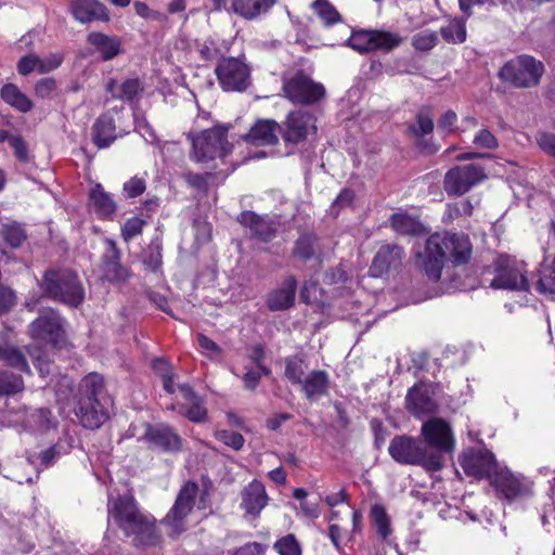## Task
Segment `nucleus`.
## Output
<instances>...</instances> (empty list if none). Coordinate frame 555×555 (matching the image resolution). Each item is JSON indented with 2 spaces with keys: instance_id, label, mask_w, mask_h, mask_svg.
<instances>
[{
  "instance_id": "0eeeda50",
  "label": "nucleus",
  "mask_w": 555,
  "mask_h": 555,
  "mask_svg": "<svg viewBox=\"0 0 555 555\" xmlns=\"http://www.w3.org/2000/svg\"><path fill=\"white\" fill-rule=\"evenodd\" d=\"M495 275L490 283L492 288L529 292L527 263L509 255H499L494 262Z\"/></svg>"
},
{
  "instance_id": "37998d69",
  "label": "nucleus",
  "mask_w": 555,
  "mask_h": 555,
  "mask_svg": "<svg viewBox=\"0 0 555 555\" xmlns=\"http://www.w3.org/2000/svg\"><path fill=\"white\" fill-rule=\"evenodd\" d=\"M317 238L311 235L300 236L295 245L294 255L307 261L312 258L315 251Z\"/></svg>"
},
{
  "instance_id": "b1692460",
  "label": "nucleus",
  "mask_w": 555,
  "mask_h": 555,
  "mask_svg": "<svg viewBox=\"0 0 555 555\" xmlns=\"http://www.w3.org/2000/svg\"><path fill=\"white\" fill-rule=\"evenodd\" d=\"M106 250L103 257L102 271L104 278L108 281H125L128 276V270L119 262L120 253L113 240H106Z\"/></svg>"
},
{
  "instance_id": "e433bc0d",
  "label": "nucleus",
  "mask_w": 555,
  "mask_h": 555,
  "mask_svg": "<svg viewBox=\"0 0 555 555\" xmlns=\"http://www.w3.org/2000/svg\"><path fill=\"white\" fill-rule=\"evenodd\" d=\"M56 418L52 416L50 410L38 409L28 416V424L40 431L49 430L56 425Z\"/></svg>"
},
{
  "instance_id": "72a5a7b5",
  "label": "nucleus",
  "mask_w": 555,
  "mask_h": 555,
  "mask_svg": "<svg viewBox=\"0 0 555 555\" xmlns=\"http://www.w3.org/2000/svg\"><path fill=\"white\" fill-rule=\"evenodd\" d=\"M434 129L433 118L418 114V155H433L438 152L439 145L431 140L421 138V134H428Z\"/></svg>"
},
{
  "instance_id": "680f3d73",
  "label": "nucleus",
  "mask_w": 555,
  "mask_h": 555,
  "mask_svg": "<svg viewBox=\"0 0 555 555\" xmlns=\"http://www.w3.org/2000/svg\"><path fill=\"white\" fill-rule=\"evenodd\" d=\"M63 62L62 54L53 53L44 59L39 57V73L46 74L56 69Z\"/></svg>"
},
{
  "instance_id": "de8ad7c7",
  "label": "nucleus",
  "mask_w": 555,
  "mask_h": 555,
  "mask_svg": "<svg viewBox=\"0 0 555 555\" xmlns=\"http://www.w3.org/2000/svg\"><path fill=\"white\" fill-rule=\"evenodd\" d=\"M228 48L222 49L220 44L214 39H207L201 46L198 53L205 61L219 60Z\"/></svg>"
},
{
  "instance_id": "423d86ee",
  "label": "nucleus",
  "mask_w": 555,
  "mask_h": 555,
  "mask_svg": "<svg viewBox=\"0 0 555 555\" xmlns=\"http://www.w3.org/2000/svg\"><path fill=\"white\" fill-rule=\"evenodd\" d=\"M43 289L50 297L72 307H78L85 298L83 287L76 273L67 269L47 272Z\"/></svg>"
},
{
  "instance_id": "cd10ccee",
  "label": "nucleus",
  "mask_w": 555,
  "mask_h": 555,
  "mask_svg": "<svg viewBox=\"0 0 555 555\" xmlns=\"http://www.w3.org/2000/svg\"><path fill=\"white\" fill-rule=\"evenodd\" d=\"M389 454L401 464L414 465L416 463V441L412 437L397 436L389 444Z\"/></svg>"
},
{
  "instance_id": "2f4dec72",
  "label": "nucleus",
  "mask_w": 555,
  "mask_h": 555,
  "mask_svg": "<svg viewBox=\"0 0 555 555\" xmlns=\"http://www.w3.org/2000/svg\"><path fill=\"white\" fill-rule=\"evenodd\" d=\"M90 203L94 211L103 217H111L116 211V204L101 184H96L90 193Z\"/></svg>"
},
{
  "instance_id": "49530a36",
  "label": "nucleus",
  "mask_w": 555,
  "mask_h": 555,
  "mask_svg": "<svg viewBox=\"0 0 555 555\" xmlns=\"http://www.w3.org/2000/svg\"><path fill=\"white\" fill-rule=\"evenodd\" d=\"M3 238L12 248H17L26 240V233L21 225L13 223L3 228Z\"/></svg>"
},
{
  "instance_id": "f257e3e1",
  "label": "nucleus",
  "mask_w": 555,
  "mask_h": 555,
  "mask_svg": "<svg viewBox=\"0 0 555 555\" xmlns=\"http://www.w3.org/2000/svg\"><path fill=\"white\" fill-rule=\"evenodd\" d=\"M472 253L473 245L467 234L430 235L426 242L423 278L418 280V301L470 287L463 273Z\"/></svg>"
},
{
  "instance_id": "79ce46f5",
  "label": "nucleus",
  "mask_w": 555,
  "mask_h": 555,
  "mask_svg": "<svg viewBox=\"0 0 555 555\" xmlns=\"http://www.w3.org/2000/svg\"><path fill=\"white\" fill-rule=\"evenodd\" d=\"M371 517L373 524L376 527V532L382 539H386L391 530H390V521L386 514V511L380 505H374L371 509Z\"/></svg>"
},
{
  "instance_id": "4be33fe9",
  "label": "nucleus",
  "mask_w": 555,
  "mask_h": 555,
  "mask_svg": "<svg viewBox=\"0 0 555 555\" xmlns=\"http://www.w3.org/2000/svg\"><path fill=\"white\" fill-rule=\"evenodd\" d=\"M145 438L155 447L169 452H178L182 446L181 438L172 430L171 427L164 424L150 426L146 429Z\"/></svg>"
},
{
  "instance_id": "a211bd4d",
  "label": "nucleus",
  "mask_w": 555,
  "mask_h": 555,
  "mask_svg": "<svg viewBox=\"0 0 555 555\" xmlns=\"http://www.w3.org/2000/svg\"><path fill=\"white\" fill-rule=\"evenodd\" d=\"M404 253L398 245L386 244L376 253L369 273L373 278H382L399 270L402 266Z\"/></svg>"
},
{
  "instance_id": "e2e57ef3",
  "label": "nucleus",
  "mask_w": 555,
  "mask_h": 555,
  "mask_svg": "<svg viewBox=\"0 0 555 555\" xmlns=\"http://www.w3.org/2000/svg\"><path fill=\"white\" fill-rule=\"evenodd\" d=\"M197 341L199 347L206 352L208 357L212 358L222 354V349L204 334L197 335Z\"/></svg>"
},
{
  "instance_id": "6e6d98bb",
  "label": "nucleus",
  "mask_w": 555,
  "mask_h": 555,
  "mask_svg": "<svg viewBox=\"0 0 555 555\" xmlns=\"http://www.w3.org/2000/svg\"><path fill=\"white\" fill-rule=\"evenodd\" d=\"M134 9L138 15H140L143 18L152 20L160 23H166L168 21V17L166 14L159 11H155L150 9L145 3L143 2H135Z\"/></svg>"
},
{
  "instance_id": "603ef678",
  "label": "nucleus",
  "mask_w": 555,
  "mask_h": 555,
  "mask_svg": "<svg viewBox=\"0 0 555 555\" xmlns=\"http://www.w3.org/2000/svg\"><path fill=\"white\" fill-rule=\"evenodd\" d=\"M473 204L469 199H462L454 204H448L447 215L449 219H455L461 216H470L473 214Z\"/></svg>"
},
{
  "instance_id": "5fc2aeb1",
  "label": "nucleus",
  "mask_w": 555,
  "mask_h": 555,
  "mask_svg": "<svg viewBox=\"0 0 555 555\" xmlns=\"http://www.w3.org/2000/svg\"><path fill=\"white\" fill-rule=\"evenodd\" d=\"M57 88V83L54 78L48 77L38 80L35 85V94L40 99L51 98Z\"/></svg>"
},
{
  "instance_id": "338daca9",
  "label": "nucleus",
  "mask_w": 555,
  "mask_h": 555,
  "mask_svg": "<svg viewBox=\"0 0 555 555\" xmlns=\"http://www.w3.org/2000/svg\"><path fill=\"white\" fill-rule=\"evenodd\" d=\"M438 42V36L435 31L431 30H422L418 34V51L420 50H430Z\"/></svg>"
},
{
  "instance_id": "a18cd8bd",
  "label": "nucleus",
  "mask_w": 555,
  "mask_h": 555,
  "mask_svg": "<svg viewBox=\"0 0 555 555\" xmlns=\"http://www.w3.org/2000/svg\"><path fill=\"white\" fill-rule=\"evenodd\" d=\"M280 555H301V547L294 534H287L274 543Z\"/></svg>"
},
{
  "instance_id": "412c9836",
  "label": "nucleus",
  "mask_w": 555,
  "mask_h": 555,
  "mask_svg": "<svg viewBox=\"0 0 555 555\" xmlns=\"http://www.w3.org/2000/svg\"><path fill=\"white\" fill-rule=\"evenodd\" d=\"M297 291V281L288 275L282 285L268 295L267 306L271 311H282L293 307Z\"/></svg>"
},
{
  "instance_id": "6ab92c4d",
  "label": "nucleus",
  "mask_w": 555,
  "mask_h": 555,
  "mask_svg": "<svg viewBox=\"0 0 555 555\" xmlns=\"http://www.w3.org/2000/svg\"><path fill=\"white\" fill-rule=\"evenodd\" d=\"M69 11L74 18L82 24L109 20L105 5L98 0H72Z\"/></svg>"
},
{
  "instance_id": "39448f33",
  "label": "nucleus",
  "mask_w": 555,
  "mask_h": 555,
  "mask_svg": "<svg viewBox=\"0 0 555 555\" xmlns=\"http://www.w3.org/2000/svg\"><path fill=\"white\" fill-rule=\"evenodd\" d=\"M188 138L192 142L191 157L196 163H208L223 158L232 152L233 145L228 140V128L216 126Z\"/></svg>"
},
{
  "instance_id": "bb28decb",
  "label": "nucleus",
  "mask_w": 555,
  "mask_h": 555,
  "mask_svg": "<svg viewBox=\"0 0 555 555\" xmlns=\"http://www.w3.org/2000/svg\"><path fill=\"white\" fill-rule=\"evenodd\" d=\"M299 386L308 400H318L328 391V374L323 370H313L307 374Z\"/></svg>"
},
{
  "instance_id": "c85d7f7f",
  "label": "nucleus",
  "mask_w": 555,
  "mask_h": 555,
  "mask_svg": "<svg viewBox=\"0 0 555 555\" xmlns=\"http://www.w3.org/2000/svg\"><path fill=\"white\" fill-rule=\"evenodd\" d=\"M92 141L99 149L108 147L117 138L114 119L108 115H101L92 126Z\"/></svg>"
},
{
  "instance_id": "052dcab7",
  "label": "nucleus",
  "mask_w": 555,
  "mask_h": 555,
  "mask_svg": "<svg viewBox=\"0 0 555 555\" xmlns=\"http://www.w3.org/2000/svg\"><path fill=\"white\" fill-rule=\"evenodd\" d=\"M143 263L150 271H156L162 266V254L158 247H150L143 258Z\"/></svg>"
},
{
  "instance_id": "5701e85b",
  "label": "nucleus",
  "mask_w": 555,
  "mask_h": 555,
  "mask_svg": "<svg viewBox=\"0 0 555 555\" xmlns=\"http://www.w3.org/2000/svg\"><path fill=\"white\" fill-rule=\"evenodd\" d=\"M279 128V124L273 119H259L244 135V140L257 146L275 144Z\"/></svg>"
},
{
  "instance_id": "c9c22d12",
  "label": "nucleus",
  "mask_w": 555,
  "mask_h": 555,
  "mask_svg": "<svg viewBox=\"0 0 555 555\" xmlns=\"http://www.w3.org/2000/svg\"><path fill=\"white\" fill-rule=\"evenodd\" d=\"M442 38L448 43H462L466 40V25L463 18H453L440 28Z\"/></svg>"
},
{
  "instance_id": "ddd939ff",
  "label": "nucleus",
  "mask_w": 555,
  "mask_h": 555,
  "mask_svg": "<svg viewBox=\"0 0 555 555\" xmlns=\"http://www.w3.org/2000/svg\"><path fill=\"white\" fill-rule=\"evenodd\" d=\"M283 91L291 102L304 105L313 104L325 95L323 85L313 81L302 72H298L285 80Z\"/></svg>"
},
{
  "instance_id": "aec40b11",
  "label": "nucleus",
  "mask_w": 555,
  "mask_h": 555,
  "mask_svg": "<svg viewBox=\"0 0 555 555\" xmlns=\"http://www.w3.org/2000/svg\"><path fill=\"white\" fill-rule=\"evenodd\" d=\"M443 389L440 383L418 375V413H435Z\"/></svg>"
},
{
  "instance_id": "864d4df0",
  "label": "nucleus",
  "mask_w": 555,
  "mask_h": 555,
  "mask_svg": "<svg viewBox=\"0 0 555 555\" xmlns=\"http://www.w3.org/2000/svg\"><path fill=\"white\" fill-rule=\"evenodd\" d=\"M145 221L143 219H140V218H130L128 219L122 229H121V235H122V238L126 241V242H129L130 240H132L134 236L141 234L142 232V229L143 227L145 225Z\"/></svg>"
},
{
  "instance_id": "9b49d317",
  "label": "nucleus",
  "mask_w": 555,
  "mask_h": 555,
  "mask_svg": "<svg viewBox=\"0 0 555 555\" xmlns=\"http://www.w3.org/2000/svg\"><path fill=\"white\" fill-rule=\"evenodd\" d=\"M486 177L485 170L480 165H459L447 171L443 188L448 195H463L485 180Z\"/></svg>"
},
{
  "instance_id": "a19ab883",
  "label": "nucleus",
  "mask_w": 555,
  "mask_h": 555,
  "mask_svg": "<svg viewBox=\"0 0 555 555\" xmlns=\"http://www.w3.org/2000/svg\"><path fill=\"white\" fill-rule=\"evenodd\" d=\"M391 227L392 229L402 235H414L416 233V220L405 214L398 212L391 216Z\"/></svg>"
},
{
  "instance_id": "c03bdc74",
  "label": "nucleus",
  "mask_w": 555,
  "mask_h": 555,
  "mask_svg": "<svg viewBox=\"0 0 555 555\" xmlns=\"http://www.w3.org/2000/svg\"><path fill=\"white\" fill-rule=\"evenodd\" d=\"M3 359L10 366L30 373L26 357L21 349L14 347L5 349L3 352Z\"/></svg>"
},
{
  "instance_id": "a878e982",
  "label": "nucleus",
  "mask_w": 555,
  "mask_h": 555,
  "mask_svg": "<svg viewBox=\"0 0 555 555\" xmlns=\"http://www.w3.org/2000/svg\"><path fill=\"white\" fill-rule=\"evenodd\" d=\"M268 503L262 482L253 480L242 491V506L250 515L258 516Z\"/></svg>"
},
{
  "instance_id": "4c0bfd02",
  "label": "nucleus",
  "mask_w": 555,
  "mask_h": 555,
  "mask_svg": "<svg viewBox=\"0 0 555 555\" xmlns=\"http://www.w3.org/2000/svg\"><path fill=\"white\" fill-rule=\"evenodd\" d=\"M307 365L301 359L288 358L285 361V376L294 385H300L306 374Z\"/></svg>"
},
{
  "instance_id": "09e8293b",
  "label": "nucleus",
  "mask_w": 555,
  "mask_h": 555,
  "mask_svg": "<svg viewBox=\"0 0 555 555\" xmlns=\"http://www.w3.org/2000/svg\"><path fill=\"white\" fill-rule=\"evenodd\" d=\"M440 369L441 363L438 358L433 357L427 352H423L418 356V373H427L436 379L437 373Z\"/></svg>"
},
{
  "instance_id": "c756f323",
  "label": "nucleus",
  "mask_w": 555,
  "mask_h": 555,
  "mask_svg": "<svg viewBox=\"0 0 555 555\" xmlns=\"http://www.w3.org/2000/svg\"><path fill=\"white\" fill-rule=\"evenodd\" d=\"M276 0H232L233 12L245 20L251 21L268 12Z\"/></svg>"
},
{
  "instance_id": "f3484780",
  "label": "nucleus",
  "mask_w": 555,
  "mask_h": 555,
  "mask_svg": "<svg viewBox=\"0 0 555 555\" xmlns=\"http://www.w3.org/2000/svg\"><path fill=\"white\" fill-rule=\"evenodd\" d=\"M317 131L315 119L309 112L298 109L291 112L284 121L283 140L286 143L304 142L309 133Z\"/></svg>"
},
{
  "instance_id": "9d476101",
  "label": "nucleus",
  "mask_w": 555,
  "mask_h": 555,
  "mask_svg": "<svg viewBox=\"0 0 555 555\" xmlns=\"http://www.w3.org/2000/svg\"><path fill=\"white\" fill-rule=\"evenodd\" d=\"M490 486L499 499L512 502L530 498L533 494L534 483L522 474H515L502 464L498 472L492 474Z\"/></svg>"
},
{
  "instance_id": "7c9ffc66",
  "label": "nucleus",
  "mask_w": 555,
  "mask_h": 555,
  "mask_svg": "<svg viewBox=\"0 0 555 555\" xmlns=\"http://www.w3.org/2000/svg\"><path fill=\"white\" fill-rule=\"evenodd\" d=\"M0 94L7 104L21 113H28L34 107L33 101L13 83L4 85Z\"/></svg>"
},
{
  "instance_id": "7ed1b4c3",
  "label": "nucleus",
  "mask_w": 555,
  "mask_h": 555,
  "mask_svg": "<svg viewBox=\"0 0 555 555\" xmlns=\"http://www.w3.org/2000/svg\"><path fill=\"white\" fill-rule=\"evenodd\" d=\"M111 399L104 393V379L96 373L82 378L79 384V397L75 413L81 425L88 429H96L108 417L107 405Z\"/></svg>"
},
{
  "instance_id": "f704fd0d",
  "label": "nucleus",
  "mask_w": 555,
  "mask_h": 555,
  "mask_svg": "<svg viewBox=\"0 0 555 555\" xmlns=\"http://www.w3.org/2000/svg\"><path fill=\"white\" fill-rule=\"evenodd\" d=\"M170 409L178 410L180 414L194 423L203 422L207 414L199 397L195 398V400H192L190 403L171 404Z\"/></svg>"
},
{
  "instance_id": "58836bf2",
  "label": "nucleus",
  "mask_w": 555,
  "mask_h": 555,
  "mask_svg": "<svg viewBox=\"0 0 555 555\" xmlns=\"http://www.w3.org/2000/svg\"><path fill=\"white\" fill-rule=\"evenodd\" d=\"M24 389L23 378L9 372H0V397L21 392Z\"/></svg>"
},
{
  "instance_id": "393cba45",
  "label": "nucleus",
  "mask_w": 555,
  "mask_h": 555,
  "mask_svg": "<svg viewBox=\"0 0 555 555\" xmlns=\"http://www.w3.org/2000/svg\"><path fill=\"white\" fill-rule=\"evenodd\" d=\"M238 221L248 228L256 238L262 242L271 241L276 233L274 223L263 217H260L251 211H244L240 215Z\"/></svg>"
},
{
  "instance_id": "f8f14e48",
  "label": "nucleus",
  "mask_w": 555,
  "mask_h": 555,
  "mask_svg": "<svg viewBox=\"0 0 555 555\" xmlns=\"http://www.w3.org/2000/svg\"><path fill=\"white\" fill-rule=\"evenodd\" d=\"M29 334L34 339L62 347L66 340L64 320L53 309H46L29 324Z\"/></svg>"
},
{
  "instance_id": "bf43d9fd",
  "label": "nucleus",
  "mask_w": 555,
  "mask_h": 555,
  "mask_svg": "<svg viewBox=\"0 0 555 555\" xmlns=\"http://www.w3.org/2000/svg\"><path fill=\"white\" fill-rule=\"evenodd\" d=\"M474 144L489 150L495 149L499 145L496 138L488 129H482L475 135Z\"/></svg>"
},
{
  "instance_id": "3c124183",
  "label": "nucleus",
  "mask_w": 555,
  "mask_h": 555,
  "mask_svg": "<svg viewBox=\"0 0 555 555\" xmlns=\"http://www.w3.org/2000/svg\"><path fill=\"white\" fill-rule=\"evenodd\" d=\"M142 91L139 79H127L119 86L117 99L132 101Z\"/></svg>"
},
{
  "instance_id": "4d7b16f0",
  "label": "nucleus",
  "mask_w": 555,
  "mask_h": 555,
  "mask_svg": "<svg viewBox=\"0 0 555 555\" xmlns=\"http://www.w3.org/2000/svg\"><path fill=\"white\" fill-rule=\"evenodd\" d=\"M37 70L39 73V57L35 54H28L23 56L17 63V72L27 76L31 72Z\"/></svg>"
},
{
  "instance_id": "8fccbe9b",
  "label": "nucleus",
  "mask_w": 555,
  "mask_h": 555,
  "mask_svg": "<svg viewBox=\"0 0 555 555\" xmlns=\"http://www.w3.org/2000/svg\"><path fill=\"white\" fill-rule=\"evenodd\" d=\"M215 437L225 446L236 451L241 450L245 442L244 437L240 433L233 430H218L216 431Z\"/></svg>"
},
{
  "instance_id": "20e7f679",
  "label": "nucleus",
  "mask_w": 555,
  "mask_h": 555,
  "mask_svg": "<svg viewBox=\"0 0 555 555\" xmlns=\"http://www.w3.org/2000/svg\"><path fill=\"white\" fill-rule=\"evenodd\" d=\"M425 447L418 450V465L428 473L439 472L446 454L453 451L454 439L449 424L441 418H430L422 425Z\"/></svg>"
},
{
  "instance_id": "4468645a",
  "label": "nucleus",
  "mask_w": 555,
  "mask_h": 555,
  "mask_svg": "<svg viewBox=\"0 0 555 555\" xmlns=\"http://www.w3.org/2000/svg\"><path fill=\"white\" fill-rule=\"evenodd\" d=\"M215 73L225 91H243L249 85V68L237 57H222Z\"/></svg>"
},
{
  "instance_id": "13d9d810",
  "label": "nucleus",
  "mask_w": 555,
  "mask_h": 555,
  "mask_svg": "<svg viewBox=\"0 0 555 555\" xmlns=\"http://www.w3.org/2000/svg\"><path fill=\"white\" fill-rule=\"evenodd\" d=\"M185 182L191 186L199 191H206L208 188V178L211 177L210 173H195V172H186L184 173Z\"/></svg>"
},
{
  "instance_id": "69168bd1",
  "label": "nucleus",
  "mask_w": 555,
  "mask_h": 555,
  "mask_svg": "<svg viewBox=\"0 0 555 555\" xmlns=\"http://www.w3.org/2000/svg\"><path fill=\"white\" fill-rule=\"evenodd\" d=\"M124 191L128 197H135L145 191V181L141 178H131L124 184Z\"/></svg>"
},
{
  "instance_id": "473e14b6",
  "label": "nucleus",
  "mask_w": 555,
  "mask_h": 555,
  "mask_svg": "<svg viewBox=\"0 0 555 555\" xmlns=\"http://www.w3.org/2000/svg\"><path fill=\"white\" fill-rule=\"evenodd\" d=\"M88 42L98 49L105 61L114 59L120 51V43L116 39L101 33H91Z\"/></svg>"
},
{
  "instance_id": "774afa93",
  "label": "nucleus",
  "mask_w": 555,
  "mask_h": 555,
  "mask_svg": "<svg viewBox=\"0 0 555 555\" xmlns=\"http://www.w3.org/2000/svg\"><path fill=\"white\" fill-rule=\"evenodd\" d=\"M266 546L258 542H249L236 548L232 555H263Z\"/></svg>"
},
{
  "instance_id": "ea45409f",
  "label": "nucleus",
  "mask_w": 555,
  "mask_h": 555,
  "mask_svg": "<svg viewBox=\"0 0 555 555\" xmlns=\"http://www.w3.org/2000/svg\"><path fill=\"white\" fill-rule=\"evenodd\" d=\"M312 8L315 14L327 26L334 25L340 21V14L327 0H315Z\"/></svg>"
},
{
  "instance_id": "6e6552de",
  "label": "nucleus",
  "mask_w": 555,
  "mask_h": 555,
  "mask_svg": "<svg viewBox=\"0 0 555 555\" xmlns=\"http://www.w3.org/2000/svg\"><path fill=\"white\" fill-rule=\"evenodd\" d=\"M543 74L544 65L541 61L521 54L506 62L501 67L499 77L516 88H531L540 82Z\"/></svg>"
},
{
  "instance_id": "0e129e2a",
  "label": "nucleus",
  "mask_w": 555,
  "mask_h": 555,
  "mask_svg": "<svg viewBox=\"0 0 555 555\" xmlns=\"http://www.w3.org/2000/svg\"><path fill=\"white\" fill-rule=\"evenodd\" d=\"M539 147L555 157V134L550 132H541L537 137Z\"/></svg>"
},
{
  "instance_id": "1a4fd4ad",
  "label": "nucleus",
  "mask_w": 555,
  "mask_h": 555,
  "mask_svg": "<svg viewBox=\"0 0 555 555\" xmlns=\"http://www.w3.org/2000/svg\"><path fill=\"white\" fill-rule=\"evenodd\" d=\"M198 490V485L193 481H186L179 490L172 507L162 520L170 538L186 530V518L193 511Z\"/></svg>"
},
{
  "instance_id": "f03ea898",
  "label": "nucleus",
  "mask_w": 555,
  "mask_h": 555,
  "mask_svg": "<svg viewBox=\"0 0 555 555\" xmlns=\"http://www.w3.org/2000/svg\"><path fill=\"white\" fill-rule=\"evenodd\" d=\"M108 515L137 546H151L159 541L155 519L143 514L132 496H118L109 501Z\"/></svg>"
},
{
  "instance_id": "2eb2a0df",
  "label": "nucleus",
  "mask_w": 555,
  "mask_h": 555,
  "mask_svg": "<svg viewBox=\"0 0 555 555\" xmlns=\"http://www.w3.org/2000/svg\"><path fill=\"white\" fill-rule=\"evenodd\" d=\"M400 42L401 38L389 31L358 30L350 36L348 46L358 52L366 53L375 50L390 51Z\"/></svg>"
},
{
  "instance_id": "dca6fc26",
  "label": "nucleus",
  "mask_w": 555,
  "mask_h": 555,
  "mask_svg": "<svg viewBox=\"0 0 555 555\" xmlns=\"http://www.w3.org/2000/svg\"><path fill=\"white\" fill-rule=\"evenodd\" d=\"M459 462L466 475L477 479H488L489 482L492 474L498 472L502 465L495 460L494 454L488 450L465 452Z\"/></svg>"
}]
</instances>
